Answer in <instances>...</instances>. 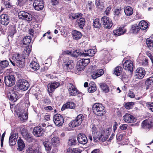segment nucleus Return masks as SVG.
<instances>
[{"instance_id": "nucleus-29", "label": "nucleus", "mask_w": 153, "mask_h": 153, "mask_svg": "<svg viewBox=\"0 0 153 153\" xmlns=\"http://www.w3.org/2000/svg\"><path fill=\"white\" fill-rule=\"evenodd\" d=\"M85 53H82V55L84 56H94L95 53V51L93 49H89L88 50H84Z\"/></svg>"}, {"instance_id": "nucleus-10", "label": "nucleus", "mask_w": 153, "mask_h": 153, "mask_svg": "<svg viewBox=\"0 0 153 153\" xmlns=\"http://www.w3.org/2000/svg\"><path fill=\"white\" fill-rule=\"evenodd\" d=\"M101 21L104 27L106 28L110 29L112 26L113 23L111 19L108 17H102L101 19Z\"/></svg>"}, {"instance_id": "nucleus-63", "label": "nucleus", "mask_w": 153, "mask_h": 153, "mask_svg": "<svg viewBox=\"0 0 153 153\" xmlns=\"http://www.w3.org/2000/svg\"><path fill=\"white\" fill-rule=\"evenodd\" d=\"M146 54L150 59L152 63H153V56L149 52L147 53Z\"/></svg>"}, {"instance_id": "nucleus-57", "label": "nucleus", "mask_w": 153, "mask_h": 153, "mask_svg": "<svg viewBox=\"0 0 153 153\" xmlns=\"http://www.w3.org/2000/svg\"><path fill=\"white\" fill-rule=\"evenodd\" d=\"M79 55V53L77 50L74 51L71 53V55L74 57H78Z\"/></svg>"}, {"instance_id": "nucleus-38", "label": "nucleus", "mask_w": 153, "mask_h": 153, "mask_svg": "<svg viewBox=\"0 0 153 153\" xmlns=\"http://www.w3.org/2000/svg\"><path fill=\"white\" fill-rule=\"evenodd\" d=\"M51 141L52 144L55 146L59 145L60 143L59 139L57 137H55L52 138Z\"/></svg>"}, {"instance_id": "nucleus-60", "label": "nucleus", "mask_w": 153, "mask_h": 153, "mask_svg": "<svg viewBox=\"0 0 153 153\" xmlns=\"http://www.w3.org/2000/svg\"><path fill=\"white\" fill-rule=\"evenodd\" d=\"M93 4L92 1H89L87 5V7L90 10H91L93 7Z\"/></svg>"}, {"instance_id": "nucleus-45", "label": "nucleus", "mask_w": 153, "mask_h": 153, "mask_svg": "<svg viewBox=\"0 0 153 153\" xmlns=\"http://www.w3.org/2000/svg\"><path fill=\"white\" fill-rule=\"evenodd\" d=\"M100 87L103 91L105 93H108L109 91V90L108 86L105 83L101 84Z\"/></svg>"}, {"instance_id": "nucleus-42", "label": "nucleus", "mask_w": 153, "mask_h": 153, "mask_svg": "<svg viewBox=\"0 0 153 153\" xmlns=\"http://www.w3.org/2000/svg\"><path fill=\"white\" fill-rule=\"evenodd\" d=\"M43 144L47 151H49L51 149L52 146L50 142L45 141L43 142Z\"/></svg>"}, {"instance_id": "nucleus-11", "label": "nucleus", "mask_w": 153, "mask_h": 153, "mask_svg": "<svg viewBox=\"0 0 153 153\" xmlns=\"http://www.w3.org/2000/svg\"><path fill=\"white\" fill-rule=\"evenodd\" d=\"M53 121L55 125L58 126H61L64 123L63 117L59 114H56L53 117Z\"/></svg>"}, {"instance_id": "nucleus-37", "label": "nucleus", "mask_w": 153, "mask_h": 153, "mask_svg": "<svg viewBox=\"0 0 153 153\" xmlns=\"http://www.w3.org/2000/svg\"><path fill=\"white\" fill-rule=\"evenodd\" d=\"M17 93L16 91H13L10 95V100L13 102H16L17 100L18 97Z\"/></svg>"}, {"instance_id": "nucleus-58", "label": "nucleus", "mask_w": 153, "mask_h": 153, "mask_svg": "<svg viewBox=\"0 0 153 153\" xmlns=\"http://www.w3.org/2000/svg\"><path fill=\"white\" fill-rule=\"evenodd\" d=\"M123 137V134H118L117 135V139L118 141H121Z\"/></svg>"}, {"instance_id": "nucleus-51", "label": "nucleus", "mask_w": 153, "mask_h": 153, "mask_svg": "<svg viewBox=\"0 0 153 153\" xmlns=\"http://www.w3.org/2000/svg\"><path fill=\"white\" fill-rule=\"evenodd\" d=\"M100 0H96L95 5L96 6L101 9H102L104 6V4L103 2H100Z\"/></svg>"}, {"instance_id": "nucleus-43", "label": "nucleus", "mask_w": 153, "mask_h": 153, "mask_svg": "<svg viewBox=\"0 0 153 153\" xmlns=\"http://www.w3.org/2000/svg\"><path fill=\"white\" fill-rule=\"evenodd\" d=\"M140 29V28L139 25L135 24L132 25L131 29V31L133 33H136L138 32Z\"/></svg>"}, {"instance_id": "nucleus-33", "label": "nucleus", "mask_w": 153, "mask_h": 153, "mask_svg": "<svg viewBox=\"0 0 153 153\" xmlns=\"http://www.w3.org/2000/svg\"><path fill=\"white\" fill-rule=\"evenodd\" d=\"M82 150L79 148H68L67 149L68 153H81Z\"/></svg>"}, {"instance_id": "nucleus-41", "label": "nucleus", "mask_w": 153, "mask_h": 153, "mask_svg": "<svg viewBox=\"0 0 153 153\" xmlns=\"http://www.w3.org/2000/svg\"><path fill=\"white\" fill-rule=\"evenodd\" d=\"M17 143L19 150L22 151L25 147V145L23 141L20 139L19 140H18Z\"/></svg>"}, {"instance_id": "nucleus-56", "label": "nucleus", "mask_w": 153, "mask_h": 153, "mask_svg": "<svg viewBox=\"0 0 153 153\" xmlns=\"http://www.w3.org/2000/svg\"><path fill=\"white\" fill-rule=\"evenodd\" d=\"M128 126L126 124H122L120 126V128L122 130H125L127 129Z\"/></svg>"}, {"instance_id": "nucleus-8", "label": "nucleus", "mask_w": 153, "mask_h": 153, "mask_svg": "<svg viewBox=\"0 0 153 153\" xmlns=\"http://www.w3.org/2000/svg\"><path fill=\"white\" fill-rule=\"evenodd\" d=\"M4 82L7 86L11 87L15 83V79L13 75L7 76L4 77Z\"/></svg>"}, {"instance_id": "nucleus-54", "label": "nucleus", "mask_w": 153, "mask_h": 153, "mask_svg": "<svg viewBox=\"0 0 153 153\" xmlns=\"http://www.w3.org/2000/svg\"><path fill=\"white\" fill-rule=\"evenodd\" d=\"M146 84L148 85L153 83V77H150L148 78L146 81Z\"/></svg>"}, {"instance_id": "nucleus-7", "label": "nucleus", "mask_w": 153, "mask_h": 153, "mask_svg": "<svg viewBox=\"0 0 153 153\" xmlns=\"http://www.w3.org/2000/svg\"><path fill=\"white\" fill-rule=\"evenodd\" d=\"M73 61L71 60L66 59L62 64L63 67L66 71H70L72 70L74 67Z\"/></svg>"}, {"instance_id": "nucleus-25", "label": "nucleus", "mask_w": 153, "mask_h": 153, "mask_svg": "<svg viewBox=\"0 0 153 153\" xmlns=\"http://www.w3.org/2000/svg\"><path fill=\"white\" fill-rule=\"evenodd\" d=\"M18 137L16 134H12L10 136L9 139V143L10 145H14L16 143V138Z\"/></svg>"}, {"instance_id": "nucleus-49", "label": "nucleus", "mask_w": 153, "mask_h": 153, "mask_svg": "<svg viewBox=\"0 0 153 153\" xmlns=\"http://www.w3.org/2000/svg\"><path fill=\"white\" fill-rule=\"evenodd\" d=\"M76 140L75 137H72L69 140L68 145L69 146L75 145L76 144Z\"/></svg>"}, {"instance_id": "nucleus-2", "label": "nucleus", "mask_w": 153, "mask_h": 153, "mask_svg": "<svg viewBox=\"0 0 153 153\" xmlns=\"http://www.w3.org/2000/svg\"><path fill=\"white\" fill-rule=\"evenodd\" d=\"M104 108V106L100 103H96L93 106V112L99 116H102L105 114V111Z\"/></svg>"}, {"instance_id": "nucleus-6", "label": "nucleus", "mask_w": 153, "mask_h": 153, "mask_svg": "<svg viewBox=\"0 0 153 153\" xmlns=\"http://www.w3.org/2000/svg\"><path fill=\"white\" fill-rule=\"evenodd\" d=\"M18 15L19 18L21 19L28 22L31 21L32 19V16L30 14L23 11L19 12Z\"/></svg>"}, {"instance_id": "nucleus-28", "label": "nucleus", "mask_w": 153, "mask_h": 153, "mask_svg": "<svg viewBox=\"0 0 153 153\" xmlns=\"http://www.w3.org/2000/svg\"><path fill=\"white\" fill-rule=\"evenodd\" d=\"M104 73V71L102 69H99L97 70L95 73L92 75L91 76L92 78L94 79H95L97 77H98L102 75Z\"/></svg>"}, {"instance_id": "nucleus-50", "label": "nucleus", "mask_w": 153, "mask_h": 153, "mask_svg": "<svg viewBox=\"0 0 153 153\" xmlns=\"http://www.w3.org/2000/svg\"><path fill=\"white\" fill-rule=\"evenodd\" d=\"M134 105V103L133 102H128L125 104V107L127 109H130L133 108Z\"/></svg>"}, {"instance_id": "nucleus-14", "label": "nucleus", "mask_w": 153, "mask_h": 153, "mask_svg": "<svg viewBox=\"0 0 153 153\" xmlns=\"http://www.w3.org/2000/svg\"><path fill=\"white\" fill-rule=\"evenodd\" d=\"M67 87L69 94L72 96H75L78 94V91L75 86L71 83L67 84Z\"/></svg>"}, {"instance_id": "nucleus-52", "label": "nucleus", "mask_w": 153, "mask_h": 153, "mask_svg": "<svg viewBox=\"0 0 153 153\" xmlns=\"http://www.w3.org/2000/svg\"><path fill=\"white\" fill-rule=\"evenodd\" d=\"M8 62L7 60L2 61L0 62V66L2 68H6L8 66Z\"/></svg>"}, {"instance_id": "nucleus-23", "label": "nucleus", "mask_w": 153, "mask_h": 153, "mask_svg": "<svg viewBox=\"0 0 153 153\" xmlns=\"http://www.w3.org/2000/svg\"><path fill=\"white\" fill-rule=\"evenodd\" d=\"M126 30L122 27H117L114 30V35L116 36H118L124 34L126 33Z\"/></svg>"}, {"instance_id": "nucleus-5", "label": "nucleus", "mask_w": 153, "mask_h": 153, "mask_svg": "<svg viewBox=\"0 0 153 153\" xmlns=\"http://www.w3.org/2000/svg\"><path fill=\"white\" fill-rule=\"evenodd\" d=\"M89 59H82L79 60L77 62L76 68L78 71L83 70L85 67L90 62Z\"/></svg>"}, {"instance_id": "nucleus-36", "label": "nucleus", "mask_w": 153, "mask_h": 153, "mask_svg": "<svg viewBox=\"0 0 153 153\" xmlns=\"http://www.w3.org/2000/svg\"><path fill=\"white\" fill-rule=\"evenodd\" d=\"M90 87L88 89V91L90 93H93L97 89L96 87L94 82H92L89 84Z\"/></svg>"}, {"instance_id": "nucleus-53", "label": "nucleus", "mask_w": 153, "mask_h": 153, "mask_svg": "<svg viewBox=\"0 0 153 153\" xmlns=\"http://www.w3.org/2000/svg\"><path fill=\"white\" fill-rule=\"evenodd\" d=\"M36 149L32 147H29L26 149V153H34Z\"/></svg>"}, {"instance_id": "nucleus-59", "label": "nucleus", "mask_w": 153, "mask_h": 153, "mask_svg": "<svg viewBox=\"0 0 153 153\" xmlns=\"http://www.w3.org/2000/svg\"><path fill=\"white\" fill-rule=\"evenodd\" d=\"M4 5L6 8H11L12 6L10 4L8 1H6L4 2Z\"/></svg>"}, {"instance_id": "nucleus-34", "label": "nucleus", "mask_w": 153, "mask_h": 153, "mask_svg": "<svg viewBox=\"0 0 153 153\" xmlns=\"http://www.w3.org/2000/svg\"><path fill=\"white\" fill-rule=\"evenodd\" d=\"M140 29L144 30L147 29L148 26V23L144 20L141 21L138 25Z\"/></svg>"}, {"instance_id": "nucleus-61", "label": "nucleus", "mask_w": 153, "mask_h": 153, "mask_svg": "<svg viewBox=\"0 0 153 153\" xmlns=\"http://www.w3.org/2000/svg\"><path fill=\"white\" fill-rule=\"evenodd\" d=\"M111 9V7L109 6L107 7L106 10L105 11L104 13L106 15H108L110 13V11Z\"/></svg>"}, {"instance_id": "nucleus-21", "label": "nucleus", "mask_w": 153, "mask_h": 153, "mask_svg": "<svg viewBox=\"0 0 153 153\" xmlns=\"http://www.w3.org/2000/svg\"><path fill=\"white\" fill-rule=\"evenodd\" d=\"M18 117L22 122H24L27 120L28 118V114L26 111H21L19 114Z\"/></svg>"}, {"instance_id": "nucleus-46", "label": "nucleus", "mask_w": 153, "mask_h": 153, "mask_svg": "<svg viewBox=\"0 0 153 153\" xmlns=\"http://www.w3.org/2000/svg\"><path fill=\"white\" fill-rule=\"evenodd\" d=\"M22 134L23 137L26 140H29L32 139L29 134L26 131H25V132H22Z\"/></svg>"}, {"instance_id": "nucleus-62", "label": "nucleus", "mask_w": 153, "mask_h": 153, "mask_svg": "<svg viewBox=\"0 0 153 153\" xmlns=\"http://www.w3.org/2000/svg\"><path fill=\"white\" fill-rule=\"evenodd\" d=\"M128 96L131 98H133L135 97V95L133 92L130 91L128 94Z\"/></svg>"}, {"instance_id": "nucleus-22", "label": "nucleus", "mask_w": 153, "mask_h": 153, "mask_svg": "<svg viewBox=\"0 0 153 153\" xmlns=\"http://www.w3.org/2000/svg\"><path fill=\"white\" fill-rule=\"evenodd\" d=\"M0 22L1 24L4 25H7L9 22V19L7 15L2 14L0 16Z\"/></svg>"}, {"instance_id": "nucleus-64", "label": "nucleus", "mask_w": 153, "mask_h": 153, "mask_svg": "<svg viewBox=\"0 0 153 153\" xmlns=\"http://www.w3.org/2000/svg\"><path fill=\"white\" fill-rule=\"evenodd\" d=\"M44 108L46 111H51L53 110V108L50 106L45 107Z\"/></svg>"}, {"instance_id": "nucleus-20", "label": "nucleus", "mask_w": 153, "mask_h": 153, "mask_svg": "<svg viewBox=\"0 0 153 153\" xmlns=\"http://www.w3.org/2000/svg\"><path fill=\"white\" fill-rule=\"evenodd\" d=\"M60 85L58 82H52L49 83L48 85V91L50 92L53 91L55 89L57 88Z\"/></svg>"}, {"instance_id": "nucleus-19", "label": "nucleus", "mask_w": 153, "mask_h": 153, "mask_svg": "<svg viewBox=\"0 0 153 153\" xmlns=\"http://www.w3.org/2000/svg\"><path fill=\"white\" fill-rule=\"evenodd\" d=\"M145 74V71L143 68H139L136 71V75L137 78L142 79Z\"/></svg>"}, {"instance_id": "nucleus-31", "label": "nucleus", "mask_w": 153, "mask_h": 153, "mask_svg": "<svg viewBox=\"0 0 153 153\" xmlns=\"http://www.w3.org/2000/svg\"><path fill=\"white\" fill-rule=\"evenodd\" d=\"M146 43L149 49L153 51V37L147 39H146Z\"/></svg>"}, {"instance_id": "nucleus-9", "label": "nucleus", "mask_w": 153, "mask_h": 153, "mask_svg": "<svg viewBox=\"0 0 153 153\" xmlns=\"http://www.w3.org/2000/svg\"><path fill=\"white\" fill-rule=\"evenodd\" d=\"M17 85L19 88L22 90H26L29 86L28 82L25 79H20L18 80Z\"/></svg>"}, {"instance_id": "nucleus-55", "label": "nucleus", "mask_w": 153, "mask_h": 153, "mask_svg": "<svg viewBox=\"0 0 153 153\" xmlns=\"http://www.w3.org/2000/svg\"><path fill=\"white\" fill-rule=\"evenodd\" d=\"M146 105L149 109L153 112V102H147L146 103Z\"/></svg>"}, {"instance_id": "nucleus-40", "label": "nucleus", "mask_w": 153, "mask_h": 153, "mask_svg": "<svg viewBox=\"0 0 153 153\" xmlns=\"http://www.w3.org/2000/svg\"><path fill=\"white\" fill-rule=\"evenodd\" d=\"M122 12V9L120 7L116 8L114 11V14L115 16H117V17H119L120 16Z\"/></svg>"}, {"instance_id": "nucleus-18", "label": "nucleus", "mask_w": 153, "mask_h": 153, "mask_svg": "<svg viewBox=\"0 0 153 153\" xmlns=\"http://www.w3.org/2000/svg\"><path fill=\"white\" fill-rule=\"evenodd\" d=\"M77 139L79 143L82 144H85L88 142L86 135L82 134L80 133L78 135Z\"/></svg>"}, {"instance_id": "nucleus-17", "label": "nucleus", "mask_w": 153, "mask_h": 153, "mask_svg": "<svg viewBox=\"0 0 153 153\" xmlns=\"http://www.w3.org/2000/svg\"><path fill=\"white\" fill-rule=\"evenodd\" d=\"M33 5L35 10H39L43 9L44 4L42 0H35Z\"/></svg>"}, {"instance_id": "nucleus-26", "label": "nucleus", "mask_w": 153, "mask_h": 153, "mask_svg": "<svg viewBox=\"0 0 153 153\" xmlns=\"http://www.w3.org/2000/svg\"><path fill=\"white\" fill-rule=\"evenodd\" d=\"M72 34L73 39L76 40L79 39L82 36L81 33L76 30L72 31Z\"/></svg>"}, {"instance_id": "nucleus-35", "label": "nucleus", "mask_w": 153, "mask_h": 153, "mask_svg": "<svg viewBox=\"0 0 153 153\" xmlns=\"http://www.w3.org/2000/svg\"><path fill=\"white\" fill-rule=\"evenodd\" d=\"M124 11L125 14L128 16L131 15L133 13V9L130 6H127L125 7Z\"/></svg>"}, {"instance_id": "nucleus-30", "label": "nucleus", "mask_w": 153, "mask_h": 153, "mask_svg": "<svg viewBox=\"0 0 153 153\" xmlns=\"http://www.w3.org/2000/svg\"><path fill=\"white\" fill-rule=\"evenodd\" d=\"M29 65L32 69L35 71L39 70L40 67L39 63L35 61H32Z\"/></svg>"}, {"instance_id": "nucleus-4", "label": "nucleus", "mask_w": 153, "mask_h": 153, "mask_svg": "<svg viewBox=\"0 0 153 153\" xmlns=\"http://www.w3.org/2000/svg\"><path fill=\"white\" fill-rule=\"evenodd\" d=\"M84 119V116L82 114L78 115L76 119L72 120L69 124V126L72 127H75L81 124Z\"/></svg>"}, {"instance_id": "nucleus-1", "label": "nucleus", "mask_w": 153, "mask_h": 153, "mask_svg": "<svg viewBox=\"0 0 153 153\" xmlns=\"http://www.w3.org/2000/svg\"><path fill=\"white\" fill-rule=\"evenodd\" d=\"M25 59L19 53H15L13 56V61L11 59L10 61L13 65L22 67L25 65Z\"/></svg>"}, {"instance_id": "nucleus-39", "label": "nucleus", "mask_w": 153, "mask_h": 153, "mask_svg": "<svg viewBox=\"0 0 153 153\" xmlns=\"http://www.w3.org/2000/svg\"><path fill=\"white\" fill-rule=\"evenodd\" d=\"M31 37L30 36H28L25 37L22 40L23 44L24 45H27V46H28V45L31 42Z\"/></svg>"}, {"instance_id": "nucleus-27", "label": "nucleus", "mask_w": 153, "mask_h": 153, "mask_svg": "<svg viewBox=\"0 0 153 153\" xmlns=\"http://www.w3.org/2000/svg\"><path fill=\"white\" fill-rule=\"evenodd\" d=\"M76 23L80 28H82L85 24V19L83 18L79 17L76 21Z\"/></svg>"}, {"instance_id": "nucleus-44", "label": "nucleus", "mask_w": 153, "mask_h": 153, "mask_svg": "<svg viewBox=\"0 0 153 153\" xmlns=\"http://www.w3.org/2000/svg\"><path fill=\"white\" fill-rule=\"evenodd\" d=\"M122 68L120 67H117L114 70V74L117 76H120L122 73Z\"/></svg>"}, {"instance_id": "nucleus-48", "label": "nucleus", "mask_w": 153, "mask_h": 153, "mask_svg": "<svg viewBox=\"0 0 153 153\" xmlns=\"http://www.w3.org/2000/svg\"><path fill=\"white\" fill-rule=\"evenodd\" d=\"M93 26L96 28H99L100 27L101 24L100 23L99 20L98 19H96L94 20Z\"/></svg>"}, {"instance_id": "nucleus-12", "label": "nucleus", "mask_w": 153, "mask_h": 153, "mask_svg": "<svg viewBox=\"0 0 153 153\" xmlns=\"http://www.w3.org/2000/svg\"><path fill=\"white\" fill-rule=\"evenodd\" d=\"M133 62L131 60H126L123 63V68L130 72L133 71Z\"/></svg>"}, {"instance_id": "nucleus-24", "label": "nucleus", "mask_w": 153, "mask_h": 153, "mask_svg": "<svg viewBox=\"0 0 153 153\" xmlns=\"http://www.w3.org/2000/svg\"><path fill=\"white\" fill-rule=\"evenodd\" d=\"M75 107V105L74 103L72 102H67L62 106L61 108V110L63 111L66 108L73 109Z\"/></svg>"}, {"instance_id": "nucleus-15", "label": "nucleus", "mask_w": 153, "mask_h": 153, "mask_svg": "<svg viewBox=\"0 0 153 153\" xmlns=\"http://www.w3.org/2000/svg\"><path fill=\"white\" fill-rule=\"evenodd\" d=\"M123 120L126 123H134L136 122V119L132 115L126 113L123 116Z\"/></svg>"}, {"instance_id": "nucleus-47", "label": "nucleus", "mask_w": 153, "mask_h": 153, "mask_svg": "<svg viewBox=\"0 0 153 153\" xmlns=\"http://www.w3.org/2000/svg\"><path fill=\"white\" fill-rule=\"evenodd\" d=\"M82 14L81 13H77L76 14H71L69 16V18L71 20H73L78 18L79 17H82Z\"/></svg>"}, {"instance_id": "nucleus-16", "label": "nucleus", "mask_w": 153, "mask_h": 153, "mask_svg": "<svg viewBox=\"0 0 153 153\" xmlns=\"http://www.w3.org/2000/svg\"><path fill=\"white\" fill-rule=\"evenodd\" d=\"M142 126L143 128H149L153 127V118H149L148 120L143 121L142 123Z\"/></svg>"}, {"instance_id": "nucleus-32", "label": "nucleus", "mask_w": 153, "mask_h": 153, "mask_svg": "<svg viewBox=\"0 0 153 153\" xmlns=\"http://www.w3.org/2000/svg\"><path fill=\"white\" fill-rule=\"evenodd\" d=\"M31 51V48L29 46L26 47L23 51L22 56L25 59L27 58L29 56Z\"/></svg>"}, {"instance_id": "nucleus-3", "label": "nucleus", "mask_w": 153, "mask_h": 153, "mask_svg": "<svg viewBox=\"0 0 153 153\" xmlns=\"http://www.w3.org/2000/svg\"><path fill=\"white\" fill-rule=\"evenodd\" d=\"M90 127L93 135L94 141L95 142L98 141L100 140L103 141L102 137L103 136L104 134L100 132H97V128L93 124H91Z\"/></svg>"}, {"instance_id": "nucleus-13", "label": "nucleus", "mask_w": 153, "mask_h": 153, "mask_svg": "<svg viewBox=\"0 0 153 153\" xmlns=\"http://www.w3.org/2000/svg\"><path fill=\"white\" fill-rule=\"evenodd\" d=\"M45 130L40 126H37L34 128L33 134L36 137H41L44 134Z\"/></svg>"}]
</instances>
